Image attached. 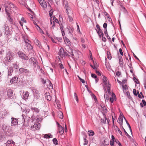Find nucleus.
Here are the masks:
<instances>
[{
    "label": "nucleus",
    "instance_id": "12",
    "mask_svg": "<svg viewBox=\"0 0 146 146\" xmlns=\"http://www.w3.org/2000/svg\"><path fill=\"white\" fill-rule=\"evenodd\" d=\"M64 48L61 47L58 52V55L61 58H63L64 53Z\"/></svg>",
    "mask_w": 146,
    "mask_h": 146
},
{
    "label": "nucleus",
    "instance_id": "64",
    "mask_svg": "<svg viewBox=\"0 0 146 146\" xmlns=\"http://www.w3.org/2000/svg\"><path fill=\"white\" fill-rule=\"evenodd\" d=\"M107 24L106 23H104L103 25V28L105 29H106L107 27Z\"/></svg>",
    "mask_w": 146,
    "mask_h": 146
},
{
    "label": "nucleus",
    "instance_id": "57",
    "mask_svg": "<svg viewBox=\"0 0 146 146\" xmlns=\"http://www.w3.org/2000/svg\"><path fill=\"white\" fill-rule=\"evenodd\" d=\"M133 94L134 95L137 96V92H136V90L135 89H133Z\"/></svg>",
    "mask_w": 146,
    "mask_h": 146
},
{
    "label": "nucleus",
    "instance_id": "1",
    "mask_svg": "<svg viewBox=\"0 0 146 146\" xmlns=\"http://www.w3.org/2000/svg\"><path fill=\"white\" fill-rule=\"evenodd\" d=\"M14 54L11 51L8 52L6 54V56L3 61L4 64L6 65L8 62H11L13 58Z\"/></svg>",
    "mask_w": 146,
    "mask_h": 146
},
{
    "label": "nucleus",
    "instance_id": "36",
    "mask_svg": "<svg viewBox=\"0 0 146 146\" xmlns=\"http://www.w3.org/2000/svg\"><path fill=\"white\" fill-rule=\"evenodd\" d=\"M110 84H109L108 83V86H107V91L108 93L109 94H111V92L110 91Z\"/></svg>",
    "mask_w": 146,
    "mask_h": 146
},
{
    "label": "nucleus",
    "instance_id": "26",
    "mask_svg": "<svg viewBox=\"0 0 146 146\" xmlns=\"http://www.w3.org/2000/svg\"><path fill=\"white\" fill-rule=\"evenodd\" d=\"M25 43L27 44V45L28 46L29 48L30 49H32V47L31 45L28 42H29V40L27 39L26 40L25 39Z\"/></svg>",
    "mask_w": 146,
    "mask_h": 146
},
{
    "label": "nucleus",
    "instance_id": "2",
    "mask_svg": "<svg viewBox=\"0 0 146 146\" xmlns=\"http://www.w3.org/2000/svg\"><path fill=\"white\" fill-rule=\"evenodd\" d=\"M68 52L71 55V57L73 58H76V57H78V54L77 51L76 50L73 51V49L70 47Z\"/></svg>",
    "mask_w": 146,
    "mask_h": 146
},
{
    "label": "nucleus",
    "instance_id": "51",
    "mask_svg": "<svg viewBox=\"0 0 146 146\" xmlns=\"http://www.w3.org/2000/svg\"><path fill=\"white\" fill-rule=\"evenodd\" d=\"M115 142L118 144L119 146H121V143L117 139H115Z\"/></svg>",
    "mask_w": 146,
    "mask_h": 146
},
{
    "label": "nucleus",
    "instance_id": "22",
    "mask_svg": "<svg viewBox=\"0 0 146 146\" xmlns=\"http://www.w3.org/2000/svg\"><path fill=\"white\" fill-rule=\"evenodd\" d=\"M65 8L66 10V13L68 15L69 14L68 11L70 10V8L68 4V3L66 4L65 5Z\"/></svg>",
    "mask_w": 146,
    "mask_h": 146
},
{
    "label": "nucleus",
    "instance_id": "49",
    "mask_svg": "<svg viewBox=\"0 0 146 146\" xmlns=\"http://www.w3.org/2000/svg\"><path fill=\"white\" fill-rule=\"evenodd\" d=\"M3 139V137L2 134L0 133V142H1Z\"/></svg>",
    "mask_w": 146,
    "mask_h": 146
},
{
    "label": "nucleus",
    "instance_id": "20",
    "mask_svg": "<svg viewBox=\"0 0 146 146\" xmlns=\"http://www.w3.org/2000/svg\"><path fill=\"white\" fill-rule=\"evenodd\" d=\"M45 96L47 100H51V97L49 93H46L45 94Z\"/></svg>",
    "mask_w": 146,
    "mask_h": 146
},
{
    "label": "nucleus",
    "instance_id": "32",
    "mask_svg": "<svg viewBox=\"0 0 146 146\" xmlns=\"http://www.w3.org/2000/svg\"><path fill=\"white\" fill-rule=\"evenodd\" d=\"M122 128L123 129V131L126 135V136H127L128 138L129 139H131V136H130L128 133H127V132L126 131H125V129L123 127V126H122Z\"/></svg>",
    "mask_w": 146,
    "mask_h": 146
},
{
    "label": "nucleus",
    "instance_id": "37",
    "mask_svg": "<svg viewBox=\"0 0 146 146\" xmlns=\"http://www.w3.org/2000/svg\"><path fill=\"white\" fill-rule=\"evenodd\" d=\"M24 69L23 68H21L19 69V71L20 74H24Z\"/></svg>",
    "mask_w": 146,
    "mask_h": 146
},
{
    "label": "nucleus",
    "instance_id": "29",
    "mask_svg": "<svg viewBox=\"0 0 146 146\" xmlns=\"http://www.w3.org/2000/svg\"><path fill=\"white\" fill-rule=\"evenodd\" d=\"M104 119H101V122H102L103 123H104V124H105L106 123V121L107 120V119L106 117V114H104Z\"/></svg>",
    "mask_w": 146,
    "mask_h": 146
},
{
    "label": "nucleus",
    "instance_id": "6",
    "mask_svg": "<svg viewBox=\"0 0 146 146\" xmlns=\"http://www.w3.org/2000/svg\"><path fill=\"white\" fill-rule=\"evenodd\" d=\"M3 27L4 28L5 34L7 36H8L11 33V30L10 29L8 25L6 24L4 25Z\"/></svg>",
    "mask_w": 146,
    "mask_h": 146
},
{
    "label": "nucleus",
    "instance_id": "3",
    "mask_svg": "<svg viewBox=\"0 0 146 146\" xmlns=\"http://www.w3.org/2000/svg\"><path fill=\"white\" fill-rule=\"evenodd\" d=\"M29 61L31 65L33 66L34 67H36L38 63L37 59L34 57H31L29 59Z\"/></svg>",
    "mask_w": 146,
    "mask_h": 146
},
{
    "label": "nucleus",
    "instance_id": "34",
    "mask_svg": "<svg viewBox=\"0 0 146 146\" xmlns=\"http://www.w3.org/2000/svg\"><path fill=\"white\" fill-rule=\"evenodd\" d=\"M133 79L135 83H136L137 84H139V81L138 79L136 78V77L134 76L133 77Z\"/></svg>",
    "mask_w": 146,
    "mask_h": 146
},
{
    "label": "nucleus",
    "instance_id": "13",
    "mask_svg": "<svg viewBox=\"0 0 146 146\" xmlns=\"http://www.w3.org/2000/svg\"><path fill=\"white\" fill-rule=\"evenodd\" d=\"M13 71V68L11 67H9L8 68V76H11Z\"/></svg>",
    "mask_w": 146,
    "mask_h": 146
},
{
    "label": "nucleus",
    "instance_id": "27",
    "mask_svg": "<svg viewBox=\"0 0 146 146\" xmlns=\"http://www.w3.org/2000/svg\"><path fill=\"white\" fill-rule=\"evenodd\" d=\"M58 115L61 119H62L63 117V115L62 113L60 111L58 112Z\"/></svg>",
    "mask_w": 146,
    "mask_h": 146
},
{
    "label": "nucleus",
    "instance_id": "52",
    "mask_svg": "<svg viewBox=\"0 0 146 146\" xmlns=\"http://www.w3.org/2000/svg\"><path fill=\"white\" fill-rule=\"evenodd\" d=\"M128 66H129V68L130 69H133V67H132V62H130V63H129L128 65Z\"/></svg>",
    "mask_w": 146,
    "mask_h": 146
},
{
    "label": "nucleus",
    "instance_id": "5",
    "mask_svg": "<svg viewBox=\"0 0 146 146\" xmlns=\"http://www.w3.org/2000/svg\"><path fill=\"white\" fill-rule=\"evenodd\" d=\"M17 54L19 57L22 59L27 60L29 59L28 56H27L24 53L21 51H19L17 52Z\"/></svg>",
    "mask_w": 146,
    "mask_h": 146
},
{
    "label": "nucleus",
    "instance_id": "23",
    "mask_svg": "<svg viewBox=\"0 0 146 146\" xmlns=\"http://www.w3.org/2000/svg\"><path fill=\"white\" fill-rule=\"evenodd\" d=\"M102 80L103 81V82L104 84V85L105 86H106L108 83V79L107 78L104 76L103 77Z\"/></svg>",
    "mask_w": 146,
    "mask_h": 146
},
{
    "label": "nucleus",
    "instance_id": "61",
    "mask_svg": "<svg viewBox=\"0 0 146 146\" xmlns=\"http://www.w3.org/2000/svg\"><path fill=\"white\" fill-rule=\"evenodd\" d=\"M126 94L127 96L129 98V99H130V98H131V97H130V93L128 91L126 92Z\"/></svg>",
    "mask_w": 146,
    "mask_h": 146
},
{
    "label": "nucleus",
    "instance_id": "55",
    "mask_svg": "<svg viewBox=\"0 0 146 146\" xmlns=\"http://www.w3.org/2000/svg\"><path fill=\"white\" fill-rule=\"evenodd\" d=\"M58 66L61 69H64V68L63 64L62 63H59L58 64Z\"/></svg>",
    "mask_w": 146,
    "mask_h": 146
},
{
    "label": "nucleus",
    "instance_id": "17",
    "mask_svg": "<svg viewBox=\"0 0 146 146\" xmlns=\"http://www.w3.org/2000/svg\"><path fill=\"white\" fill-rule=\"evenodd\" d=\"M29 93L28 92L26 91L25 93H24L23 96L22 97V98L24 100H25L28 99V98L29 96Z\"/></svg>",
    "mask_w": 146,
    "mask_h": 146
},
{
    "label": "nucleus",
    "instance_id": "38",
    "mask_svg": "<svg viewBox=\"0 0 146 146\" xmlns=\"http://www.w3.org/2000/svg\"><path fill=\"white\" fill-rule=\"evenodd\" d=\"M119 66L121 67H123V60H119Z\"/></svg>",
    "mask_w": 146,
    "mask_h": 146
},
{
    "label": "nucleus",
    "instance_id": "8",
    "mask_svg": "<svg viewBox=\"0 0 146 146\" xmlns=\"http://www.w3.org/2000/svg\"><path fill=\"white\" fill-rule=\"evenodd\" d=\"M5 12L6 13V14L8 16V19L9 21L11 24H14V22L13 21V19L10 17V13H9V10L7 9V7L5 8Z\"/></svg>",
    "mask_w": 146,
    "mask_h": 146
},
{
    "label": "nucleus",
    "instance_id": "14",
    "mask_svg": "<svg viewBox=\"0 0 146 146\" xmlns=\"http://www.w3.org/2000/svg\"><path fill=\"white\" fill-rule=\"evenodd\" d=\"M95 30L97 33L98 34L100 38L101 37V35H104V33L100 29L98 30H97L96 29H95Z\"/></svg>",
    "mask_w": 146,
    "mask_h": 146
},
{
    "label": "nucleus",
    "instance_id": "47",
    "mask_svg": "<svg viewBox=\"0 0 146 146\" xmlns=\"http://www.w3.org/2000/svg\"><path fill=\"white\" fill-rule=\"evenodd\" d=\"M36 44L38 46L40 47V42L38 40H37L35 42Z\"/></svg>",
    "mask_w": 146,
    "mask_h": 146
},
{
    "label": "nucleus",
    "instance_id": "25",
    "mask_svg": "<svg viewBox=\"0 0 146 146\" xmlns=\"http://www.w3.org/2000/svg\"><path fill=\"white\" fill-rule=\"evenodd\" d=\"M118 120L119 121V123L120 125L122 127L123 123V119L122 117L120 116L118 118Z\"/></svg>",
    "mask_w": 146,
    "mask_h": 146
},
{
    "label": "nucleus",
    "instance_id": "21",
    "mask_svg": "<svg viewBox=\"0 0 146 146\" xmlns=\"http://www.w3.org/2000/svg\"><path fill=\"white\" fill-rule=\"evenodd\" d=\"M111 96L110 98V100H116V98L115 95L113 92L112 93Z\"/></svg>",
    "mask_w": 146,
    "mask_h": 146
},
{
    "label": "nucleus",
    "instance_id": "40",
    "mask_svg": "<svg viewBox=\"0 0 146 146\" xmlns=\"http://www.w3.org/2000/svg\"><path fill=\"white\" fill-rule=\"evenodd\" d=\"M55 39L57 40L58 42H61L62 41V39L60 37H54Z\"/></svg>",
    "mask_w": 146,
    "mask_h": 146
},
{
    "label": "nucleus",
    "instance_id": "45",
    "mask_svg": "<svg viewBox=\"0 0 146 146\" xmlns=\"http://www.w3.org/2000/svg\"><path fill=\"white\" fill-rule=\"evenodd\" d=\"M53 10H52V9H51L50 11L49 15L50 18H52V15L53 13Z\"/></svg>",
    "mask_w": 146,
    "mask_h": 146
},
{
    "label": "nucleus",
    "instance_id": "41",
    "mask_svg": "<svg viewBox=\"0 0 146 146\" xmlns=\"http://www.w3.org/2000/svg\"><path fill=\"white\" fill-rule=\"evenodd\" d=\"M53 143L55 145H57L58 144V141L56 139L54 138L53 139Z\"/></svg>",
    "mask_w": 146,
    "mask_h": 146
},
{
    "label": "nucleus",
    "instance_id": "19",
    "mask_svg": "<svg viewBox=\"0 0 146 146\" xmlns=\"http://www.w3.org/2000/svg\"><path fill=\"white\" fill-rule=\"evenodd\" d=\"M18 78L17 77H13L10 80V82L11 84H13L14 83H17L18 81Z\"/></svg>",
    "mask_w": 146,
    "mask_h": 146
},
{
    "label": "nucleus",
    "instance_id": "24",
    "mask_svg": "<svg viewBox=\"0 0 146 146\" xmlns=\"http://www.w3.org/2000/svg\"><path fill=\"white\" fill-rule=\"evenodd\" d=\"M13 68H14L16 69H17L19 68V64L17 62L13 64Z\"/></svg>",
    "mask_w": 146,
    "mask_h": 146
},
{
    "label": "nucleus",
    "instance_id": "30",
    "mask_svg": "<svg viewBox=\"0 0 146 146\" xmlns=\"http://www.w3.org/2000/svg\"><path fill=\"white\" fill-rule=\"evenodd\" d=\"M44 137L46 138L52 137V135L51 134H46L44 135Z\"/></svg>",
    "mask_w": 146,
    "mask_h": 146
},
{
    "label": "nucleus",
    "instance_id": "9",
    "mask_svg": "<svg viewBox=\"0 0 146 146\" xmlns=\"http://www.w3.org/2000/svg\"><path fill=\"white\" fill-rule=\"evenodd\" d=\"M7 7V9L9 10V13L11 12V10H13L14 9H16L15 6L12 3H10L7 6H5V8Z\"/></svg>",
    "mask_w": 146,
    "mask_h": 146
},
{
    "label": "nucleus",
    "instance_id": "43",
    "mask_svg": "<svg viewBox=\"0 0 146 146\" xmlns=\"http://www.w3.org/2000/svg\"><path fill=\"white\" fill-rule=\"evenodd\" d=\"M144 83L143 84L144 85V87L145 88V89L146 88V77H145L144 78L143 80Z\"/></svg>",
    "mask_w": 146,
    "mask_h": 146
},
{
    "label": "nucleus",
    "instance_id": "11",
    "mask_svg": "<svg viewBox=\"0 0 146 146\" xmlns=\"http://www.w3.org/2000/svg\"><path fill=\"white\" fill-rule=\"evenodd\" d=\"M12 121L11 122V125L15 126L18 124V120L17 119L13 117L11 118Z\"/></svg>",
    "mask_w": 146,
    "mask_h": 146
},
{
    "label": "nucleus",
    "instance_id": "7",
    "mask_svg": "<svg viewBox=\"0 0 146 146\" xmlns=\"http://www.w3.org/2000/svg\"><path fill=\"white\" fill-rule=\"evenodd\" d=\"M32 91L34 95V99L35 100L39 99L40 98L39 95V91L35 89L32 90Z\"/></svg>",
    "mask_w": 146,
    "mask_h": 146
},
{
    "label": "nucleus",
    "instance_id": "33",
    "mask_svg": "<svg viewBox=\"0 0 146 146\" xmlns=\"http://www.w3.org/2000/svg\"><path fill=\"white\" fill-rule=\"evenodd\" d=\"M102 113L103 115H104L105 114V113H107V110L106 108L104 107L103 108H102Z\"/></svg>",
    "mask_w": 146,
    "mask_h": 146
},
{
    "label": "nucleus",
    "instance_id": "42",
    "mask_svg": "<svg viewBox=\"0 0 146 146\" xmlns=\"http://www.w3.org/2000/svg\"><path fill=\"white\" fill-rule=\"evenodd\" d=\"M91 96L93 99L94 100H97L96 96L93 94H92Z\"/></svg>",
    "mask_w": 146,
    "mask_h": 146
},
{
    "label": "nucleus",
    "instance_id": "54",
    "mask_svg": "<svg viewBox=\"0 0 146 146\" xmlns=\"http://www.w3.org/2000/svg\"><path fill=\"white\" fill-rule=\"evenodd\" d=\"M121 73L120 72L117 71L116 72V74L117 76L119 77L121 75Z\"/></svg>",
    "mask_w": 146,
    "mask_h": 146
},
{
    "label": "nucleus",
    "instance_id": "48",
    "mask_svg": "<svg viewBox=\"0 0 146 146\" xmlns=\"http://www.w3.org/2000/svg\"><path fill=\"white\" fill-rule=\"evenodd\" d=\"M68 15V19L69 20V21L70 22H72L73 21V19L72 18V17L70 15H69V14Z\"/></svg>",
    "mask_w": 146,
    "mask_h": 146
},
{
    "label": "nucleus",
    "instance_id": "56",
    "mask_svg": "<svg viewBox=\"0 0 146 146\" xmlns=\"http://www.w3.org/2000/svg\"><path fill=\"white\" fill-rule=\"evenodd\" d=\"M91 76L92 77L94 78H95V79H96L97 78V76L95 74H91Z\"/></svg>",
    "mask_w": 146,
    "mask_h": 146
},
{
    "label": "nucleus",
    "instance_id": "63",
    "mask_svg": "<svg viewBox=\"0 0 146 146\" xmlns=\"http://www.w3.org/2000/svg\"><path fill=\"white\" fill-rule=\"evenodd\" d=\"M114 140H111L110 141V145L111 146H113L114 145Z\"/></svg>",
    "mask_w": 146,
    "mask_h": 146
},
{
    "label": "nucleus",
    "instance_id": "15",
    "mask_svg": "<svg viewBox=\"0 0 146 146\" xmlns=\"http://www.w3.org/2000/svg\"><path fill=\"white\" fill-rule=\"evenodd\" d=\"M40 4L41 6L43 8L45 9L47 7V3L44 0H42V2H40Z\"/></svg>",
    "mask_w": 146,
    "mask_h": 146
},
{
    "label": "nucleus",
    "instance_id": "39",
    "mask_svg": "<svg viewBox=\"0 0 146 146\" xmlns=\"http://www.w3.org/2000/svg\"><path fill=\"white\" fill-rule=\"evenodd\" d=\"M107 57L110 60L111 58V56L110 52H107Z\"/></svg>",
    "mask_w": 146,
    "mask_h": 146
},
{
    "label": "nucleus",
    "instance_id": "60",
    "mask_svg": "<svg viewBox=\"0 0 146 146\" xmlns=\"http://www.w3.org/2000/svg\"><path fill=\"white\" fill-rule=\"evenodd\" d=\"M84 145H87L88 144V141L86 139L85 137H84Z\"/></svg>",
    "mask_w": 146,
    "mask_h": 146
},
{
    "label": "nucleus",
    "instance_id": "53",
    "mask_svg": "<svg viewBox=\"0 0 146 146\" xmlns=\"http://www.w3.org/2000/svg\"><path fill=\"white\" fill-rule=\"evenodd\" d=\"M13 141L12 140H8L7 141V143L6 144V146H7V144H11V143H13Z\"/></svg>",
    "mask_w": 146,
    "mask_h": 146
},
{
    "label": "nucleus",
    "instance_id": "58",
    "mask_svg": "<svg viewBox=\"0 0 146 146\" xmlns=\"http://www.w3.org/2000/svg\"><path fill=\"white\" fill-rule=\"evenodd\" d=\"M53 19H54V22H55L56 23H58V19H57L55 16H54V17H53Z\"/></svg>",
    "mask_w": 146,
    "mask_h": 146
},
{
    "label": "nucleus",
    "instance_id": "50",
    "mask_svg": "<svg viewBox=\"0 0 146 146\" xmlns=\"http://www.w3.org/2000/svg\"><path fill=\"white\" fill-rule=\"evenodd\" d=\"M78 78H79V79L82 82V83L84 84L85 82V81L84 80V79H82V78H81L79 76H78Z\"/></svg>",
    "mask_w": 146,
    "mask_h": 146
},
{
    "label": "nucleus",
    "instance_id": "28",
    "mask_svg": "<svg viewBox=\"0 0 146 146\" xmlns=\"http://www.w3.org/2000/svg\"><path fill=\"white\" fill-rule=\"evenodd\" d=\"M88 133L89 136H92L94 135V131L92 130H89Z\"/></svg>",
    "mask_w": 146,
    "mask_h": 146
},
{
    "label": "nucleus",
    "instance_id": "18",
    "mask_svg": "<svg viewBox=\"0 0 146 146\" xmlns=\"http://www.w3.org/2000/svg\"><path fill=\"white\" fill-rule=\"evenodd\" d=\"M58 132L60 134H63L64 133V129L63 127L62 126H59L58 128Z\"/></svg>",
    "mask_w": 146,
    "mask_h": 146
},
{
    "label": "nucleus",
    "instance_id": "59",
    "mask_svg": "<svg viewBox=\"0 0 146 146\" xmlns=\"http://www.w3.org/2000/svg\"><path fill=\"white\" fill-rule=\"evenodd\" d=\"M74 94L75 100H78V97H77V95L76 94L75 92H74Z\"/></svg>",
    "mask_w": 146,
    "mask_h": 146
},
{
    "label": "nucleus",
    "instance_id": "10",
    "mask_svg": "<svg viewBox=\"0 0 146 146\" xmlns=\"http://www.w3.org/2000/svg\"><path fill=\"white\" fill-rule=\"evenodd\" d=\"M40 123L35 124L31 126V128L33 130H38L40 129Z\"/></svg>",
    "mask_w": 146,
    "mask_h": 146
},
{
    "label": "nucleus",
    "instance_id": "46",
    "mask_svg": "<svg viewBox=\"0 0 146 146\" xmlns=\"http://www.w3.org/2000/svg\"><path fill=\"white\" fill-rule=\"evenodd\" d=\"M64 42L66 44H67L68 45H69L70 44V42L68 38L67 39L65 40L64 41Z\"/></svg>",
    "mask_w": 146,
    "mask_h": 146
},
{
    "label": "nucleus",
    "instance_id": "62",
    "mask_svg": "<svg viewBox=\"0 0 146 146\" xmlns=\"http://www.w3.org/2000/svg\"><path fill=\"white\" fill-rule=\"evenodd\" d=\"M119 52L121 56H123V53L122 49L121 48L119 49Z\"/></svg>",
    "mask_w": 146,
    "mask_h": 146
},
{
    "label": "nucleus",
    "instance_id": "31",
    "mask_svg": "<svg viewBox=\"0 0 146 146\" xmlns=\"http://www.w3.org/2000/svg\"><path fill=\"white\" fill-rule=\"evenodd\" d=\"M4 50L2 49H0V59L2 58L4 53Z\"/></svg>",
    "mask_w": 146,
    "mask_h": 146
},
{
    "label": "nucleus",
    "instance_id": "44",
    "mask_svg": "<svg viewBox=\"0 0 146 146\" xmlns=\"http://www.w3.org/2000/svg\"><path fill=\"white\" fill-rule=\"evenodd\" d=\"M104 98L105 99V100H108L109 99V97L108 95L105 94L104 96Z\"/></svg>",
    "mask_w": 146,
    "mask_h": 146
},
{
    "label": "nucleus",
    "instance_id": "35",
    "mask_svg": "<svg viewBox=\"0 0 146 146\" xmlns=\"http://www.w3.org/2000/svg\"><path fill=\"white\" fill-rule=\"evenodd\" d=\"M142 102L140 103V105L141 107L143 108L144 106H145L146 105V102L145 101H142Z\"/></svg>",
    "mask_w": 146,
    "mask_h": 146
},
{
    "label": "nucleus",
    "instance_id": "16",
    "mask_svg": "<svg viewBox=\"0 0 146 146\" xmlns=\"http://www.w3.org/2000/svg\"><path fill=\"white\" fill-rule=\"evenodd\" d=\"M31 109L33 113L35 112L36 114L38 113L40 111L39 109L36 107H31Z\"/></svg>",
    "mask_w": 146,
    "mask_h": 146
},
{
    "label": "nucleus",
    "instance_id": "4",
    "mask_svg": "<svg viewBox=\"0 0 146 146\" xmlns=\"http://www.w3.org/2000/svg\"><path fill=\"white\" fill-rule=\"evenodd\" d=\"M15 94L13 93V91L11 89H9L7 91V95L9 98L10 99L14 100L15 98Z\"/></svg>",
    "mask_w": 146,
    "mask_h": 146
}]
</instances>
